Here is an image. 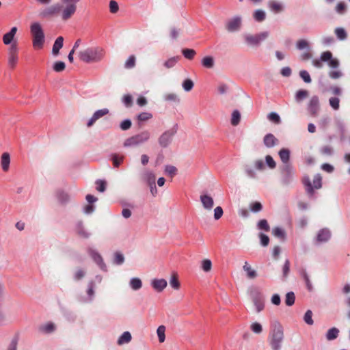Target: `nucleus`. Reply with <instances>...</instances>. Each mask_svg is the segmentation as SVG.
<instances>
[{"instance_id":"ea45409f","label":"nucleus","mask_w":350,"mask_h":350,"mask_svg":"<svg viewBox=\"0 0 350 350\" xmlns=\"http://www.w3.org/2000/svg\"><path fill=\"white\" fill-rule=\"evenodd\" d=\"M335 34L337 38L340 40H344L347 38V34L346 31L342 27H337L335 29Z\"/></svg>"},{"instance_id":"4be33fe9","label":"nucleus","mask_w":350,"mask_h":350,"mask_svg":"<svg viewBox=\"0 0 350 350\" xmlns=\"http://www.w3.org/2000/svg\"><path fill=\"white\" fill-rule=\"evenodd\" d=\"M142 178L148 185L155 183V175L151 170H146L142 174Z\"/></svg>"},{"instance_id":"ddd939ff","label":"nucleus","mask_w":350,"mask_h":350,"mask_svg":"<svg viewBox=\"0 0 350 350\" xmlns=\"http://www.w3.org/2000/svg\"><path fill=\"white\" fill-rule=\"evenodd\" d=\"M330 238V230L327 228H323L318 232L314 241L316 244H320L328 241Z\"/></svg>"},{"instance_id":"3c124183","label":"nucleus","mask_w":350,"mask_h":350,"mask_svg":"<svg viewBox=\"0 0 350 350\" xmlns=\"http://www.w3.org/2000/svg\"><path fill=\"white\" fill-rule=\"evenodd\" d=\"M124 159V156H119L116 154L112 155V161L114 167H118L122 163Z\"/></svg>"},{"instance_id":"72a5a7b5","label":"nucleus","mask_w":350,"mask_h":350,"mask_svg":"<svg viewBox=\"0 0 350 350\" xmlns=\"http://www.w3.org/2000/svg\"><path fill=\"white\" fill-rule=\"evenodd\" d=\"M296 47L299 51L310 49L309 42L304 39L297 42Z\"/></svg>"},{"instance_id":"a19ab883","label":"nucleus","mask_w":350,"mask_h":350,"mask_svg":"<svg viewBox=\"0 0 350 350\" xmlns=\"http://www.w3.org/2000/svg\"><path fill=\"white\" fill-rule=\"evenodd\" d=\"M244 170L245 172V174L250 178H256V173L255 172L254 170L252 168V167L248 164H246L244 165Z\"/></svg>"},{"instance_id":"c85d7f7f","label":"nucleus","mask_w":350,"mask_h":350,"mask_svg":"<svg viewBox=\"0 0 350 350\" xmlns=\"http://www.w3.org/2000/svg\"><path fill=\"white\" fill-rule=\"evenodd\" d=\"M129 286L134 291L139 290L142 286V280L139 278H133L129 282Z\"/></svg>"},{"instance_id":"7c9ffc66","label":"nucleus","mask_w":350,"mask_h":350,"mask_svg":"<svg viewBox=\"0 0 350 350\" xmlns=\"http://www.w3.org/2000/svg\"><path fill=\"white\" fill-rule=\"evenodd\" d=\"M272 233L275 237L280 238L281 239L284 240L286 238V232L284 229L280 227L274 228L272 230Z\"/></svg>"},{"instance_id":"4468645a","label":"nucleus","mask_w":350,"mask_h":350,"mask_svg":"<svg viewBox=\"0 0 350 350\" xmlns=\"http://www.w3.org/2000/svg\"><path fill=\"white\" fill-rule=\"evenodd\" d=\"M308 109L311 115L316 116L319 110V100L317 96H313L309 102Z\"/></svg>"},{"instance_id":"473e14b6","label":"nucleus","mask_w":350,"mask_h":350,"mask_svg":"<svg viewBox=\"0 0 350 350\" xmlns=\"http://www.w3.org/2000/svg\"><path fill=\"white\" fill-rule=\"evenodd\" d=\"M295 295L293 292H288L285 296V304L288 306H292L295 304Z\"/></svg>"},{"instance_id":"603ef678","label":"nucleus","mask_w":350,"mask_h":350,"mask_svg":"<svg viewBox=\"0 0 350 350\" xmlns=\"http://www.w3.org/2000/svg\"><path fill=\"white\" fill-rule=\"evenodd\" d=\"M18 343V337L14 336L9 343L6 350H17Z\"/></svg>"},{"instance_id":"9b49d317","label":"nucleus","mask_w":350,"mask_h":350,"mask_svg":"<svg viewBox=\"0 0 350 350\" xmlns=\"http://www.w3.org/2000/svg\"><path fill=\"white\" fill-rule=\"evenodd\" d=\"M18 62V48L16 43L11 44L8 49V65L14 68Z\"/></svg>"},{"instance_id":"f704fd0d","label":"nucleus","mask_w":350,"mask_h":350,"mask_svg":"<svg viewBox=\"0 0 350 350\" xmlns=\"http://www.w3.org/2000/svg\"><path fill=\"white\" fill-rule=\"evenodd\" d=\"M165 327L164 325H160L157 329V334L159 338V342L162 343L165 340Z\"/></svg>"},{"instance_id":"49530a36","label":"nucleus","mask_w":350,"mask_h":350,"mask_svg":"<svg viewBox=\"0 0 350 350\" xmlns=\"http://www.w3.org/2000/svg\"><path fill=\"white\" fill-rule=\"evenodd\" d=\"M184 57L188 59H192L195 57L196 53L193 49H184L182 50Z\"/></svg>"},{"instance_id":"aec40b11","label":"nucleus","mask_w":350,"mask_h":350,"mask_svg":"<svg viewBox=\"0 0 350 350\" xmlns=\"http://www.w3.org/2000/svg\"><path fill=\"white\" fill-rule=\"evenodd\" d=\"M64 44V38L62 36H59L55 40L53 48H52V54L54 56H57L59 53V50L62 48Z\"/></svg>"},{"instance_id":"39448f33","label":"nucleus","mask_w":350,"mask_h":350,"mask_svg":"<svg viewBox=\"0 0 350 350\" xmlns=\"http://www.w3.org/2000/svg\"><path fill=\"white\" fill-rule=\"evenodd\" d=\"M323 62H327L328 66L333 69L338 68L340 65L338 59L333 58L332 53L329 51L323 52L319 59H312V64L317 68H322Z\"/></svg>"},{"instance_id":"9d476101","label":"nucleus","mask_w":350,"mask_h":350,"mask_svg":"<svg viewBox=\"0 0 350 350\" xmlns=\"http://www.w3.org/2000/svg\"><path fill=\"white\" fill-rule=\"evenodd\" d=\"M88 254L91 257L93 261L103 271H107V266L103 260L100 254L95 249L88 247L86 250Z\"/></svg>"},{"instance_id":"338daca9","label":"nucleus","mask_w":350,"mask_h":350,"mask_svg":"<svg viewBox=\"0 0 350 350\" xmlns=\"http://www.w3.org/2000/svg\"><path fill=\"white\" fill-rule=\"evenodd\" d=\"M254 17L255 20L262 21L265 18V13L261 10H258L254 12Z\"/></svg>"},{"instance_id":"1a4fd4ad","label":"nucleus","mask_w":350,"mask_h":350,"mask_svg":"<svg viewBox=\"0 0 350 350\" xmlns=\"http://www.w3.org/2000/svg\"><path fill=\"white\" fill-rule=\"evenodd\" d=\"M178 126L175 124L172 128L165 131L159 137L158 142L162 148H167L172 142L173 137L177 133Z\"/></svg>"},{"instance_id":"774afa93","label":"nucleus","mask_w":350,"mask_h":350,"mask_svg":"<svg viewBox=\"0 0 350 350\" xmlns=\"http://www.w3.org/2000/svg\"><path fill=\"white\" fill-rule=\"evenodd\" d=\"M135 65V57L134 55H131L126 61L124 66L126 68H132Z\"/></svg>"},{"instance_id":"393cba45","label":"nucleus","mask_w":350,"mask_h":350,"mask_svg":"<svg viewBox=\"0 0 350 350\" xmlns=\"http://www.w3.org/2000/svg\"><path fill=\"white\" fill-rule=\"evenodd\" d=\"M268 6L270 10L275 14L280 13L283 11L284 8L282 4L276 1H269Z\"/></svg>"},{"instance_id":"4c0bfd02","label":"nucleus","mask_w":350,"mask_h":350,"mask_svg":"<svg viewBox=\"0 0 350 350\" xmlns=\"http://www.w3.org/2000/svg\"><path fill=\"white\" fill-rule=\"evenodd\" d=\"M164 172L166 175H168L172 178L177 174L178 170L175 166L167 165L165 167Z\"/></svg>"},{"instance_id":"6ab92c4d","label":"nucleus","mask_w":350,"mask_h":350,"mask_svg":"<svg viewBox=\"0 0 350 350\" xmlns=\"http://www.w3.org/2000/svg\"><path fill=\"white\" fill-rule=\"evenodd\" d=\"M10 156L8 152L2 154L1 157V165L3 172H6L10 169Z\"/></svg>"},{"instance_id":"5701e85b","label":"nucleus","mask_w":350,"mask_h":350,"mask_svg":"<svg viewBox=\"0 0 350 350\" xmlns=\"http://www.w3.org/2000/svg\"><path fill=\"white\" fill-rule=\"evenodd\" d=\"M56 329L55 325L52 322H48L39 327V332L43 334H51Z\"/></svg>"},{"instance_id":"680f3d73","label":"nucleus","mask_w":350,"mask_h":350,"mask_svg":"<svg viewBox=\"0 0 350 350\" xmlns=\"http://www.w3.org/2000/svg\"><path fill=\"white\" fill-rule=\"evenodd\" d=\"M85 271L83 269H78L74 273V280L79 281L85 275Z\"/></svg>"},{"instance_id":"bb28decb","label":"nucleus","mask_w":350,"mask_h":350,"mask_svg":"<svg viewBox=\"0 0 350 350\" xmlns=\"http://www.w3.org/2000/svg\"><path fill=\"white\" fill-rule=\"evenodd\" d=\"M132 336L129 332H124L118 339L117 343L118 345L127 344L131 341Z\"/></svg>"},{"instance_id":"8fccbe9b","label":"nucleus","mask_w":350,"mask_h":350,"mask_svg":"<svg viewBox=\"0 0 350 350\" xmlns=\"http://www.w3.org/2000/svg\"><path fill=\"white\" fill-rule=\"evenodd\" d=\"M308 96V92L305 90H299L295 94V99L297 102H299Z\"/></svg>"},{"instance_id":"052dcab7","label":"nucleus","mask_w":350,"mask_h":350,"mask_svg":"<svg viewBox=\"0 0 350 350\" xmlns=\"http://www.w3.org/2000/svg\"><path fill=\"white\" fill-rule=\"evenodd\" d=\"M299 77L305 83H310L312 81L310 74L305 70H301L299 72Z\"/></svg>"},{"instance_id":"c9c22d12","label":"nucleus","mask_w":350,"mask_h":350,"mask_svg":"<svg viewBox=\"0 0 350 350\" xmlns=\"http://www.w3.org/2000/svg\"><path fill=\"white\" fill-rule=\"evenodd\" d=\"M241 121V113L238 110H234L232 113L231 124L237 126Z\"/></svg>"},{"instance_id":"a18cd8bd","label":"nucleus","mask_w":350,"mask_h":350,"mask_svg":"<svg viewBox=\"0 0 350 350\" xmlns=\"http://www.w3.org/2000/svg\"><path fill=\"white\" fill-rule=\"evenodd\" d=\"M241 23H227L226 29L229 32H236L241 29Z\"/></svg>"},{"instance_id":"864d4df0","label":"nucleus","mask_w":350,"mask_h":350,"mask_svg":"<svg viewBox=\"0 0 350 350\" xmlns=\"http://www.w3.org/2000/svg\"><path fill=\"white\" fill-rule=\"evenodd\" d=\"M304 320L305 323L308 325H312L314 323L313 319H312V312L310 310H308L306 312Z\"/></svg>"},{"instance_id":"f257e3e1","label":"nucleus","mask_w":350,"mask_h":350,"mask_svg":"<svg viewBox=\"0 0 350 350\" xmlns=\"http://www.w3.org/2000/svg\"><path fill=\"white\" fill-rule=\"evenodd\" d=\"M81 0H60V3L54 4L42 10L40 15L43 18L59 16L62 21H68L75 14L77 3Z\"/></svg>"},{"instance_id":"a878e982","label":"nucleus","mask_w":350,"mask_h":350,"mask_svg":"<svg viewBox=\"0 0 350 350\" xmlns=\"http://www.w3.org/2000/svg\"><path fill=\"white\" fill-rule=\"evenodd\" d=\"M290 153V150L287 148H282L278 152L280 158L284 165H289Z\"/></svg>"},{"instance_id":"7ed1b4c3","label":"nucleus","mask_w":350,"mask_h":350,"mask_svg":"<svg viewBox=\"0 0 350 350\" xmlns=\"http://www.w3.org/2000/svg\"><path fill=\"white\" fill-rule=\"evenodd\" d=\"M105 53L100 47H90L87 48L79 53V59L85 62H98L104 57Z\"/></svg>"},{"instance_id":"423d86ee","label":"nucleus","mask_w":350,"mask_h":350,"mask_svg":"<svg viewBox=\"0 0 350 350\" xmlns=\"http://www.w3.org/2000/svg\"><path fill=\"white\" fill-rule=\"evenodd\" d=\"M303 184L308 196L312 197L314 193V189H319L322 187V177L319 174H316L312 184L310 178L306 176L303 178Z\"/></svg>"},{"instance_id":"2f4dec72","label":"nucleus","mask_w":350,"mask_h":350,"mask_svg":"<svg viewBox=\"0 0 350 350\" xmlns=\"http://www.w3.org/2000/svg\"><path fill=\"white\" fill-rule=\"evenodd\" d=\"M202 64L206 68H212L214 66V59L211 56H206L202 59Z\"/></svg>"},{"instance_id":"bf43d9fd","label":"nucleus","mask_w":350,"mask_h":350,"mask_svg":"<svg viewBox=\"0 0 350 350\" xmlns=\"http://www.w3.org/2000/svg\"><path fill=\"white\" fill-rule=\"evenodd\" d=\"M254 304L256 307L257 312H260L264 309L265 304L261 299L256 298L254 300Z\"/></svg>"},{"instance_id":"5fc2aeb1","label":"nucleus","mask_w":350,"mask_h":350,"mask_svg":"<svg viewBox=\"0 0 350 350\" xmlns=\"http://www.w3.org/2000/svg\"><path fill=\"white\" fill-rule=\"evenodd\" d=\"M194 83L190 79H185L183 83V88L186 92L191 91L193 88Z\"/></svg>"},{"instance_id":"0e129e2a","label":"nucleus","mask_w":350,"mask_h":350,"mask_svg":"<svg viewBox=\"0 0 350 350\" xmlns=\"http://www.w3.org/2000/svg\"><path fill=\"white\" fill-rule=\"evenodd\" d=\"M329 122H330V118L328 116H323L321 118V119L319 120V126L323 129H325L327 128V126H328V124H329Z\"/></svg>"},{"instance_id":"c03bdc74","label":"nucleus","mask_w":350,"mask_h":350,"mask_svg":"<svg viewBox=\"0 0 350 350\" xmlns=\"http://www.w3.org/2000/svg\"><path fill=\"white\" fill-rule=\"evenodd\" d=\"M170 284L173 288L176 290L179 289L180 284L178 280L177 275L176 273H174L172 275L171 279L170 280Z\"/></svg>"},{"instance_id":"13d9d810","label":"nucleus","mask_w":350,"mask_h":350,"mask_svg":"<svg viewBox=\"0 0 350 350\" xmlns=\"http://www.w3.org/2000/svg\"><path fill=\"white\" fill-rule=\"evenodd\" d=\"M329 105L330 106L334 109V110H338L339 109V107H340V100L337 97H331L329 99Z\"/></svg>"},{"instance_id":"a211bd4d","label":"nucleus","mask_w":350,"mask_h":350,"mask_svg":"<svg viewBox=\"0 0 350 350\" xmlns=\"http://www.w3.org/2000/svg\"><path fill=\"white\" fill-rule=\"evenodd\" d=\"M75 232L79 237L83 239H88L90 236V233L86 231L81 221H79L76 224Z\"/></svg>"},{"instance_id":"2eb2a0df","label":"nucleus","mask_w":350,"mask_h":350,"mask_svg":"<svg viewBox=\"0 0 350 350\" xmlns=\"http://www.w3.org/2000/svg\"><path fill=\"white\" fill-rule=\"evenodd\" d=\"M109 113V110L107 108L99 109L96 111L92 118L88 120L87 123L88 127H91L95 122L100 119V118L103 117L104 116Z\"/></svg>"},{"instance_id":"58836bf2","label":"nucleus","mask_w":350,"mask_h":350,"mask_svg":"<svg viewBox=\"0 0 350 350\" xmlns=\"http://www.w3.org/2000/svg\"><path fill=\"white\" fill-rule=\"evenodd\" d=\"M179 59H180V57H178V56L172 57L168 59L167 60H166L164 62L163 65L167 68H173L176 64V63L178 62Z\"/></svg>"},{"instance_id":"e433bc0d","label":"nucleus","mask_w":350,"mask_h":350,"mask_svg":"<svg viewBox=\"0 0 350 350\" xmlns=\"http://www.w3.org/2000/svg\"><path fill=\"white\" fill-rule=\"evenodd\" d=\"M57 198L59 202L62 204L68 202L70 200L68 194L62 191H59L57 193Z\"/></svg>"},{"instance_id":"6e6552de","label":"nucleus","mask_w":350,"mask_h":350,"mask_svg":"<svg viewBox=\"0 0 350 350\" xmlns=\"http://www.w3.org/2000/svg\"><path fill=\"white\" fill-rule=\"evenodd\" d=\"M150 137L148 131H144L140 133L127 138L124 142V147L135 146L147 142Z\"/></svg>"},{"instance_id":"37998d69","label":"nucleus","mask_w":350,"mask_h":350,"mask_svg":"<svg viewBox=\"0 0 350 350\" xmlns=\"http://www.w3.org/2000/svg\"><path fill=\"white\" fill-rule=\"evenodd\" d=\"M66 64L64 62L58 61L54 63L53 69L55 72H61L65 70Z\"/></svg>"},{"instance_id":"4d7b16f0","label":"nucleus","mask_w":350,"mask_h":350,"mask_svg":"<svg viewBox=\"0 0 350 350\" xmlns=\"http://www.w3.org/2000/svg\"><path fill=\"white\" fill-rule=\"evenodd\" d=\"M124 261V257L123 256L122 254H121L120 252H116L114 254V259H113V262L116 265H122Z\"/></svg>"},{"instance_id":"c756f323","label":"nucleus","mask_w":350,"mask_h":350,"mask_svg":"<svg viewBox=\"0 0 350 350\" xmlns=\"http://www.w3.org/2000/svg\"><path fill=\"white\" fill-rule=\"evenodd\" d=\"M339 329L336 327H332L328 329L326 334V338L328 340L336 339L338 336Z\"/></svg>"},{"instance_id":"6e6d98bb","label":"nucleus","mask_w":350,"mask_h":350,"mask_svg":"<svg viewBox=\"0 0 350 350\" xmlns=\"http://www.w3.org/2000/svg\"><path fill=\"white\" fill-rule=\"evenodd\" d=\"M94 286H95V283H94V281H90L88 283L87 294L88 295L89 299H90V301L92 300V298H93L94 295Z\"/></svg>"},{"instance_id":"f03ea898","label":"nucleus","mask_w":350,"mask_h":350,"mask_svg":"<svg viewBox=\"0 0 350 350\" xmlns=\"http://www.w3.org/2000/svg\"><path fill=\"white\" fill-rule=\"evenodd\" d=\"M284 340V332L282 325L277 321L271 323L269 344L272 350H280Z\"/></svg>"},{"instance_id":"69168bd1","label":"nucleus","mask_w":350,"mask_h":350,"mask_svg":"<svg viewBox=\"0 0 350 350\" xmlns=\"http://www.w3.org/2000/svg\"><path fill=\"white\" fill-rule=\"evenodd\" d=\"M212 267V262L209 259L203 260L202 262V269L205 272H208L211 271Z\"/></svg>"},{"instance_id":"09e8293b","label":"nucleus","mask_w":350,"mask_h":350,"mask_svg":"<svg viewBox=\"0 0 350 350\" xmlns=\"http://www.w3.org/2000/svg\"><path fill=\"white\" fill-rule=\"evenodd\" d=\"M257 227L258 229L265 230L266 232H269L270 230V226H269L267 221L265 219H260L258 222Z\"/></svg>"},{"instance_id":"f8f14e48","label":"nucleus","mask_w":350,"mask_h":350,"mask_svg":"<svg viewBox=\"0 0 350 350\" xmlns=\"http://www.w3.org/2000/svg\"><path fill=\"white\" fill-rule=\"evenodd\" d=\"M282 183L284 185L290 184L293 180V172L290 165H284L282 170Z\"/></svg>"},{"instance_id":"412c9836","label":"nucleus","mask_w":350,"mask_h":350,"mask_svg":"<svg viewBox=\"0 0 350 350\" xmlns=\"http://www.w3.org/2000/svg\"><path fill=\"white\" fill-rule=\"evenodd\" d=\"M263 142L267 148H272L278 144V140L273 134L269 133L264 137Z\"/></svg>"},{"instance_id":"cd10ccee","label":"nucleus","mask_w":350,"mask_h":350,"mask_svg":"<svg viewBox=\"0 0 350 350\" xmlns=\"http://www.w3.org/2000/svg\"><path fill=\"white\" fill-rule=\"evenodd\" d=\"M243 269L247 273V277L248 278L254 279L257 276L256 271L252 269L251 266L247 263V262H245Z\"/></svg>"},{"instance_id":"79ce46f5","label":"nucleus","mask_w":350,"mask_h":350,"mask_svg":"<svg viewBox=\"0 0 350 350\" xmlns=\"http://www.w3.org/2000/svg\"><path fill=\"white\" fill-rule=\"evenodd\" d=\"M267 118L269 121L279 124L281 122V119L280 116L276 112H271L268 114Z\"/></svg>"},{"instance_id":"f3484780","label":"nucleus","mask_w":350,"mask_h":350,"mask_svg":"<svg viewBox=\"0 0 350 350\" xmlns=\"http://www.w3.org/2000/svg\"><path fill=\"white\" fill-rule=\"evenodd\" d=\"M167 284V281L165 279H154L151 282L152 288L157 292L163 291Z\"/></svg>"},{"instance_id":"e2e57ef3","label":"nucleus","mask_w":350,"mask_h":350,"mask_svg":"<svg viewBox=\"0 0 350 350\" xmlns=\"http://www.w3.org/2000/svg\"><path fill=\"white\" fill-rule=\"evenodd\" d=\"M250 329L255 334H260L262 332V325L257 322L253 323L250 326Z\"/></svg>"},{"instance_id":"0eeeda50","label":"nucleus","mask_w":350,"mask_h":350,"mask_svg":"<svg viewBox=\"0 0 350 350\" xmlns=\"http://www.w3.org/2000/svg\"><path fill=\"white\" fill-rule=\"evenodd\" d=\"M269 36L268 31H262L257 34H245L243 38L245 43L252 47H258L261 42L265 40Z\"/></svg>"},{"instance_id":"b1692460","label":"nucleus","mask_w":350,"mask_h":350,"mask_svg":"<svg viewBox=\"0 0 350 350\" xmlns=\"http://www.w3.org/2000/svg\"><path fill=\"white\" fill-rule=\"evenodd\" d=\"M17 27H13L10 31L6 33L3 37V42L5 44L8 45L11 44L12 40H14V36L16 33Z\"/></svg>"},{"instance_id":"dca6fc26","label":"nucleus","mask_w":350,"mask_h":350,"mask_svg":"<svg viewBox=\"0 0 350 350\" xmlns=\"http://www.w3.org/2000/svg\"><path fill=\"white\" fill-rule=\"evenodd\" d=\"M200 199L204 208L208 211H210L213 208L214 206V200L211 196L207 194H202L200 196Z\"/></svg>"},{"instance_id":"de8ad7c7","label":"nucleus","mask_w":350,"mask_h":350,"mask_svg":"<svg viewBox=\"0 0 350 350\" xmlns=\"http://www.w3.org/2000/svg\"><path fill=\"white\" fill-rule=\"evenodd\" d=\"M164 99L166 101L179 103L180 99L178 95L175 93H168L164 95Z\"/></svg>"},{"instance_id":"20e7f679","label":"nucleus","mask_w":350,"mask_h":350,"mask_svg":"<svg viewBox=\"0 0 350 350\" xmlns=\"http://www.w3.org/2000/svg\"><path fill=\"white\" fill-rule=\"evenodd\" d=\"M32 46L35 49L40 50L44 47L45 34L40 23H32L30 27Z\"/></svg>"}]
</instances>
